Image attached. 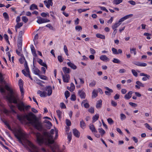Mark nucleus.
Masks as SVG:
<instances>
[{"label": "nucleus", "mask_w": 152, "mask_h": 152, "mask_svg": "<svg viewBox=\"0 0 152 152\" xmlns=\"http://www.w3.org/2000/svg\"><path fill=\"white\" fill-rule=\"evenodd\" d=\"M17 119L20 122H22L27 119L30 124L33 126L35 128L39 131L42 130L43 127L42 123L39 121V119L36 115L32 112H30L28 114L20 115H17Z\"/></svg>", "instance_id": "f257e3e1"}, {"label": "nucleus", "mask_w": 152, "mask_h": 152, "mask_svg": "<svg viewBox=\"0 0 152 152\" xmlns=\"http://www.w3.org/2000/svg\"><path fill=\"white\" fill-rule=\"evenodd\" d=\"M54 132V129H52L50 131V133L47 132H44L43 135L39 133H37L36 135L37 142L40 145L43 143L46 144L53 143L54 140H53V136L51 134H53Z\"/></svg>", "instance_id": "f03ea898"}, {"label": "nucleus", "mask_w": 152, "mask_h": 152, "mask_svg": "<svg viewBox=\"0 0 152 152\" xmlns=\"http://www.w3.org/2000/svg\"><path fill=\"white\" fill-rule=\"evenodd\" d=\"M15 136L18 140L20 143L23 145L22 140L26 141L28 145L32 149V152H39L38 148L31 142L26 139V134L22 132L20 130H18V132L15 134Z\"/></svg>", "instance_id": "7ed1b4c3"}, {"label": "nucleus", "mask_w": 152, "mask_h": 152, "mask_svg": "<svg viewBox=\"0 0 152 152\" xmlns=\"http://www.w3.org/2000/svg\"><path fill=\"white\" fill-rule=\"evenodd\" d=\"M15 136L18 140L20 143L23 145L22 140L26 141L28 145L32 149V152H39L38 148L31 142L26 139V134L22 132L20 130H18V132L15 134Z\"/></svg>", "instance_id": "20e7f679"}, {"label": "nucleus", "mask_w": 152, "mask_h": 152, "mask_svg": "<svg viewBox=\"0 0 152 152\" xmlns=\"http://www.w3.org/2000/svg\"><path fill=\"white\" fill-rule=\"evenodd\" d=\"M15 136L18 140L20 143L23 145L22 140L26 141L28 145L32 149V152H39L38 148L31 142L26 139V134L22 132L20 130H18V132L15 134Z\"/></svg>", "instance_id": "39448f33"}, {"label": "nucleus", "mask_w": 152, "mask_h": 152, "mask_svg": "<svg viewBox=\"0 0 152 152\" xmlns=\"http://www.w3.org/2000/svg\"><path fill=\"white\" fill-rule=\"evenodd\" d=\"M15 136L18 140L20 143L23 145L22 140L26 141L28 145L32 149V152H39L38 148L31 142L26 139V134L22 132L20 130H18V132L15 134Z\"/></svg>", "instance_id": "423d86ee"}, {"label": "nucleus", "mask_w": 152, "mask_h": 152, "mask_svg": "<svg viewBox=\"0 0 152 152\" xmlns=\"http://www.w3.org/2000/svg\"><path fill=\"white\" fill-rule=\"evenodd\" d=\"M5 89L9 91L10 93L7 96V98L8 101L10 102H13V103H16V99H18V95L17 94H14L13 91L7 85L5 86Z\"/></svg>", "instance_id": "0eeeda50"}, {"label": "nucleus", "mask_w": 152, "mask_h": 152, "mask_svg": "<svg viewBox=\"0 0 152 152\" xmlns=\"http://www.w3.org/2000/svg\"><path fill=\"white\" fill-rule=\"evenodd\" d=\"M21 58L19 59V61L21 64H23L25 62L24 67L27 72V73H26L24 69L22 70V72L24 76L26 77H28L31 80H32L33 79L30 74V72L27 63L23 55H21Z\"/></svg>", "instance_id": "6e6552de"}, {"label": "nucleus", "mask_w": 152, "mask_h": 152, "mask_svg": "<svg viewBox=\"0 0 152 152\" xmlns=\"http://www.w3.org/2000/svg\"><path fill=\"white\" fill-rule=\"evenodd\" d=\"M16 100L17 103L14 104H16V107L18 110L20 111L24 112L25 111V109L26 110H27L31 107V106L29 105L25 106L24 103L20 99L19 97H18V99H17Z\"/></svg>", "instance_id": "1a4fd4ad"}, {"label": "nucleus", "mask_w": 152, "mask_h": 152, "mask_svg": "<svg viewBox=\"0 0 152 152\" xmlns=\"http://www.w3.org/2000/svg\"><path fill=\"white\" fill-rule=\"evenodd\" d=\"M50 144H48L49 145L50 148H51L53 152H59L60 150L58 146L56 144H54L53 145H50Z\"/></svg>", "instance_id": "9d476101"}, {"label": "nucleus", "mask_w": 152, "mask_h": 152, "mask_svg": "<svg viewBox=\"0 0 152 152\" xmlns=\"http://www.w3.org/2000/svg\"><path fill=\"white\" fill-rule=\"evenodd\" d=\"M18 84L21 96H23L24 94L23 88V80L21 79L19 80L18 81Z\"/></svg>", "instance_id": "9b49d317"}, {"label": "nucleus", "mask_w": 152, "mask_h": 152, "mask_svg": "<svg viewBox=\"0 0 152 152\" xmlns=\"http://www.w3.org/2000/svg\"><path fill=\"white\" fill-rule=\"evenodd\" d=\"M43 90L48 92L47 95L50 96L52 94V90L51 86H48L45 87Z\"/></svg>", "instance_id": "f8f14e48"}, {"label": "nucleus", "mask_w": 152, "mask_h": 152, "mask_svg": "<svg viewBox=\"0 0 152 152\" xmlns=\"http://www.w3.org/2000/svg\"><path fill=\"white\" fill-rule=\"evenodd\" d=\"M61 74L62 76L63 81L64 82L68 83L69 79V75L68 74H66L64 75L62 72H61Z\"/></svg>", "instance_id": "ddd939ff"}, {"label": "nucleus", "mask_w": 152, "mask_h": 152, "mask_svg": "<svg viewBox=\"0 0 152 152\" xmlns=\"http://www.w3.org/2000/svg\"><path fill=\"white\" fill-rule=\"evenodd\" d=\"M133 15L132 14L127 15L120 19L119 20V22H121L125 20L132 17Z\"/></svg>", "instance_id": "4468645a"}, {"label": "nucleus", "mask_w": 152, "mask_h": 152, "mask_svg": "<svg viewBox=\"0 0 152 152\" xmlns=\"http://www.w3.org/2000/svg\"><path fill=\"white\" fill-rule=\"evenodd\" d=\"M78 94L81 99H84L86 96L85 92L82 90H79L78 91Z\"/></svg>", "instance_id": "2eb2a0df"}, {"label": "nucleus", "mask_w": 152, "mask_h": 152, "mask_svg": "<svg viewBox=\"0 0 152 152\" xmlns=\"http://www.w3.org/2000/svg\"><path fill=\"white\" fill-rule=\"evenodd\" d=\"M50 20H49L40 18L37 20V22L39 24H41L45 23L48 22Z\"/></svg>", "instance_id": "dca6fc26"}, {"label": "nucleus", "mask_w": 152, "mask_h": 152, "mask_svg": "<svg viewBox=\"0 0 152 152\" xmlns=\"http://www.w3.org/2000/svg\"><path fill=\"white\" fill-rule=\"evenodd\" d=\"M44 3L48 8L49 9L50 6L53 5L52 0H48V1H44Z\"/></svg>", "instance_id": "f3484780"}, {"label": "nucleus", "mask_w": 152, "mask_h": 152, "mask_svg": "<svg viewBox=\"0 0 152 152\" xmlns=\"http://www.w3.org/2000/svg\"><path fill=\"white\" fill-rule=\"evenodd\" d=\"M136 85L135 86V87L136 88L138 89L140 88V87H144V85L141 82L139 81H137L136 82Z\"/></svg>", "instance_id": "a211bd4d"}, {"label": "nucleus", "mask_w": 152, "mask_h": 152, "mask_svg": "<svg viewBox=\"0 0 152 152\" xmlns=\"http://www.w3.org/2000/svg\"><path fill=\"white\" fill-rule=\"evenodd\" d=\"M37 94H39V96L41 97H45L47 95V92L45 91L42 92L40 90H38L37 91Z\"/></svg>", "instance_id": "6ab92c4d"}, {"label": "nucleus", "mask_w": 152, "mask_h": 152, "mask_svg": "<svg viewBox=\"0 0 152 152\" xmlns=\"http://www.w3.org/2000/svg\"><path fill=\"white\" fill-rule=\"evenodd\" d=\"M104 88L105 89L107 90V91H105V93L106 95H111V93H112L113 91V90L107 87H105Z\"/></svg>", "instance_id": "aec40b11"}, {"label": "nucleus", "mask_w": 152, "mask_h": 152, "mask_svg": "<svg viewBox=\"0 0 152 152\" xmlns=\"http://www.w3.org/2000/svg\"><path fill=\"white\" fill-rule=\"evenodd\" d=\"M132 91H129L127 94H126L124 96V98L126 99H129L132 96Z\"/></svg>", "instance_id": "412c9836"}, {"label": "nucleus", "mask_w": 152, "mask_h": 152, "mask_svg": "<svg viewBox=\"0 0 152 152\" xmlns=\"http://www.w3.org/2000/svg\"><path fill=\"white\" fill-rule=\"evenodd\" d=\"M73 133L74 136L77 137H80V132L76 129H74L73 130Z\"/></svg>", "instance_id": "4be33fe9"}, {"label": "nucleus", "mask_w": 152, "mask_h": 152, "mask_svg": "<svg viewBox=\"0 0 152 152\" xmlns=\"http://www.w3.org/2000/svg\"><path fill=\"white\" fill-rule=\"evenodd\" d=\"M10 102V104H8V105L10 108V109L11 110V112H12L13 113L15 114H16L17 113V112L15 111L14 109V108L15 107V106L11 104L12 103H13V102H10Z\"/></svg>", "instance_id": "5701e85b"}, {"label": "nucleus", "mask_w": 152, "mask_h": 152, "mask_svg": "<svg viewBox=\"0 0 152 152\" xmlns=\"http://www.w3.org/2000/svg\"><path fill=\"white\" fill-rule=\"evenodd\" d=\"M67 64L69 66L73 69H77L76 66L70 62H67Z\"/></svg>", "instance_id": "b1692460"}, {"label": "nucleus", "mask_w": 152, "mask_h": 152, "mask_svg": "<svg viewBox=\"0 0 152 152\" xmlns=\"http://www.w3.org/2000/svg\"><path fill=\"white\" fill-rule=\"evenodd\" d=\"M67 88L71 92L73 91L75 88V86L74 84L71 83L70 84V87H67Z\"/></svg>", "instance_id": "393cba45"}, {"label": "nucleus", "mask_w": 152, "mask_h": 152, "mask_svg": "<svg viewBox=\"0 0 152 152\" xmlns=\"http://www.w3.org/2000/svg\"><path fill=\"white\" fill-rule=\"evenodd\" d=\"M32 71L35 75L38 76L39 75L40 71L37 68H33Z\"/></svg>", "instance_id": "a878e982"}, {"label": "nucleus", "mask_w": 152, "mask_h": 152, "mask_svg": "<svg viewBox=\"0 0 152 152\" xmlns=\"http://www.w3.org/2000/svg\"><path fill=\"white\" fill-rule=\"evenodd\" d=\"M22 41L20 40L18 41V49L19 51H20L22 50Z\"/></svg>", "instance_id": "bb28decb"}, {"label": "nucleus", "mask_w": 152, "mask_h": 152, "mask_svg": "<svg viewBox=\"0 0 152 152\" xmlns=\"http://www.w3.org/2000/svg\"><path fill=\"white\" fill-rule=\"evenodd\" d=\"M89 128L93 132H97V131L93 124H90Z\"/></svg>", "instance_id": "cd10ccee"}, {"label": "nucleus", "mask_w": 152, "mask_h": 152, "mask_svg": "<svg viewBox=\"0 0 152 152\" xmlns=\"http://www.w3.org/2000/svg\"><path fill=\"white\" fill-rule=\"evenodd\" d=\"M62 70L65 75L66 74H68L70 72L69 69L66 67H63Z\"/></svg>", "instance_id": "c85d7f7f"}, {"label": "nucleus", "mask_w": 152, "mask_h": 152, "mask_svg": "<svg viewBox=\"0 0 152 152\" xmlns=\"http://www.w3.org/2000/svg\"><path fill=\"white\" fill-rule=\"evenodd\" d=\"M44 123L47 124V125L46 126H47V128L48 129H50L52 125L51 123L49 121H44Z\"/></svg>", "instance_id": "c756f323"}, {"label": "nucleus", "mask_w": 152, "mask_h": 152, "mask_svg": "<svg viewBox=\"0 0 152 152\" xmlns=\"http://www.w3.org/2000/svg\"><path fill=\"white\" fill-rule=\"evenodd\" d=\"M102 105V101L101 100H100L98 101L96 104V107L97 108H100Z\"/></svg>", "instance_id": "7c9ffc66"}, {"label": "nucleus", "mask_w": 152, "mask_h": 152, "mask_svg": "<svg viewBox=\"0 0 152 152\" xmlns=\"http://www.w3.org/2000/svg\"><path fill=\"white\" fill-rule=\"evenodd\" d=\"M99 118L98 114H96L92 118V122L94 123Z\"/></svg>", "instance_id": "2f4dec72"}, {"label": "nucleus", "mask_w": 152, "mask_h": 152, "mask_svg": "<svg viewBox=\"0 0 152 152\" xmlns=\"http://www.w3.org/2000/svg\"><path fill=\"white\" fill-rule=\"evenodd\" d=\"M100 59L103 61L106 60H108V58L105 55H102L100 57Z\"/></svg>", "instance_id": "473e14b6"}, {"label": "nucleus", "mask_w": 152, "mask_h": 152, "mask_svg": "<svg viewBox=\"0 0 152 152\" xmlns=\"http://www.w3.org/2000/svg\"><path fill=\"white\" fill-rule=\"evenodd\" d=\"M80 127L82 128L83 129L86 126V124L85 123L84 121H83V120H82L80 122Z\"/></svg>", "instance_id": "72a5a7b5"}, {"label": "nucleus", "mask_w": 152, "mask_h": 152, "mask_svg": "<svg viewBox=\"0 0 152 152\" xmlns=\"http://www.w3.org/2000/svg\"><path fill=\"white\" fill-rule=\"evenodd\" d=\"M24 11H23L22 12V13L20 14L19 16H18L17 17L16 21V22L17 23H19V22L20 21V16H21L22 15H24Z\"/></svg>", "instance_id": "f704fd0d"}, {"label": "nucleus", "mask_w": 152, "mask_h": 152, "mask_svg": "<svg viewBox=\"0 0 152 152\" xmlns=\"http://www.w3.org/2000/svg\"><path fill=\"white\" fill-rule=\"evenodd\" d=\"M96 36L98 38H100L102 39H105V36L104 35L100 34H96Z\"/></svg>", "instance_id": "c9c22d12"}, {"label": "nucleus", "mask_w": 152, "mask_h": 152, "mask_svg": "<svg viewBox=\"0 0 152 152\" xmlns=\"http://www.w3.org/2000/svg\"><path fill=\"white\" fill-rule=\"evenodd\" d=\"M120 22H119L118 23H116L114 24L112 26V28L113 29H116L121 24L120 23Z\"/></svg>", "instance_id": "e433bc0d"}, {"label": "nucleus", "mask_w": 152, "mask_h": 152, "mask_svg": "<svg viewBox=\"0 0 152 152\" xmlns=\"http://www.w3.org/2000/svg\"><path fill=\"white\" fill-rule=\"evenodd\" d=\"M98 130L101 136H102L105 133V131L102 128H99Z\"/></svg>", "instance_id": "4c0bfd02"}, {"label": "nucleus", "mask_w": 152, "mask_h": 152, "mask_svg": "<svg viewBox=\"0 0 152 152\" xmlns=\"http://www.w3.org/2000/svg\"><path fill=\"white\" fill-rule=\"evenodd\" d=\"M122 1V0H114L113 1V3L114 4H118L121 3Z\"/></svg>", "instance_id": "58836bf2"}, {"label": "nucleus", "mask_w": 152, "mask_h": 152, "mask_svg": "<svg viewBox=\"0 0 152 152\" xmlns=\"http://www.w3.org/2000/svg\"><path fill=\"white\" fill-rule=\"evenodd\" d=\"M37 9V6L35 4H33L31 5L30 10Z\"/></svg>", "instance_id": "ea45409f"}, {"label": "nucleus", "mask_w": 152, "mask_h": 152, "mask_svg": "<svg viewBox=\"0 0 152 152\" xmlns=\"http://www.w3.org/2000/svg\"><path fill=\"white\" fill-rule=\"evenodd\" d=\"M130 52L131 53H134V55L136 54L137 52L136 51L135 48H130Z\"/></svg>", "instance_id": "a19ab883"}, {"label": "nucleus", "mask_w": 152, "mask_h": 152, "mask_svg": "<svg viewBox=\"0 0 152 152\" xmlns=\"http://www.w3.org/2000/svg\"><path fill=\"white\" fill-rule=\"evenodd\" d=\"M23 25V23L22 22L17 23V24L15 26V28H19Z\"/></svg>", "instance_id": "79ce46f5"}, {"label": "nucleus", "mask_w": 152, "mask_h": 152, "mask_svg": "<svg viewBox=\"0 0 152 152\" xmlns=\"http://www.w3.org/2000/svg\"><path fill=\"white\" fill-rule=\"evenodd\" d=\"M67 134V138L69 140V143L72 139V134L71 132L68 133Z\"/></svg>", "instance_id": "37998d69"}, {"label": "nucleus", "mask_w": 152, "mask_h": 152, "mask_svg": "<svg viewBox=\"0 0 152 152\" xmlns=\"http://www.w3.org/2000/svg\"><path fill=\"white\" fill-rule=\"evenodd\" d=\"M56 113L58 118H61V115L62 113V112L59 110H56Z\"/></svg>", "instance_id": "c03bdc74"}, {"label": "nucleus", "mask_w": 152, "mask_h": 152, "mask_svg": "<svg viewBox=\"0 0 152 152\" xmlns=\"http://www.w3.org/2000/svg\"><path fill=\"white\" fill-rule=\"evenodd\" d=\"M22 20L25 23H26L28 20V19L26 16H23L22 17Z\"/></svg>", "instance_id": "a18cd8bd"}, {"label": "nucleus", "mask_w": 152, "mask_h": 152, "mask_svg": "<svg viewBox=\"0 0 152 152\" xmlns=\"http://www.w3.org/2000/svg\"><path fill=\"white\" fill-rule=\"evenodd\" d=\"M112 61L115 63L119 64L121 62L120 60L116 58H114Z\"/></svg>", "instance_id": "49530a36"}, {"label": "nucleus", "mask_w": 152, "mask_h": 152, "mask_svg": "<svg viewBox=\"0 0 152 152\" xmlns=\"http://www.w3.org/2000/svg\"><path fill=\"white\" fill-rule=\"evenodd\" d=\"M64 94L66 99H67L70 95L69 92L68 91H66L65 92Z\"/></svg>", "instance_id": "de8ad7c7"}, {"label": "nucleus", "mask_w": 152, "mask_h": 152, "mask_svg": "<svg viewBox=\"0 0 152 152\" xmlns=\"http://www.w3.org/2000/svg\"><path fill=\"white\" fill-rule=\"evenodd\" d=\"M31 52H32V54H33L34 53H36V51H35V49L34 48V47L33 45H32L31 46Z\"/></svg>", "instance_id": "09e8293b"}, {"label": "nucleus", "mask_w": 152, "mask_h": 152, "mask_svg": "<svg viewBox=\"0 0 152 152\" xmlns=\"http://www.w3.org/2000/svg\"><path fill=\"white\" fill-rule=\"evenodd\" d=\"M107 121L109 124H112L114 123V121L111 118H109L107 119Z\"/></svg>", "instance_id": "8fccbe9b"}, {"label": "nucleus", "mask_w": 152, "mask_h": 152, "mask_svg": "<svg viewBox=\"0 0 152 152\" xmlns=\"http://www.w3.org/2000/svg\"><path fill=\"white\" fill-rule=\"evenodd\" d=\"M132 72L133 75L136 77H137L138 73L134 69H132Z\"/></svg>", "instance_id": "3c124183"}, {"label": "nucleus", "mask_w": 152, "mask_h": 152, "mask_svg": "<svg viewBox=\"0 0 152 152\" xmlns=\"http://www.w3.org/2000/svg\"><path fill=\"white\" fill-rule=\"evenodd\" d=\"M70 99L72 101H75L76 99V97L75 95L74 94H72L71 96Z\"/></svg>", "instance_id": "603ef678"}, {"label": "nucleus", "mask_w": 152, "mask_h": 152, "mask_svg": "<svg viewBox=\"0 0 152 152\" xmlns=\"http://www.w3.org/2000/svg\"><path fill=\"white\" fill-rule=\"evenodd\" d=\"M3 16L4 17V18L5 19H9V17L8 15L6 12H4L3 13Z\"/></svg>", "instance_id": "864d4df0"}, {"label": "nucleus", "mask_w": 152, "mask_h": 152, "mask_svg": "<svg viewBox=\"0 0 152 152\" xmlns=\"http://www.w3.org/2000/svg\"><path fill=\"white\" fill-rule=\"evenodd\" d=\"M96 84V82L94 80H93L91 83L89 84V86L90 87H93Z\"/></svg>", "instance_id": "5fc2aeb1"}, {"label": "nucleus", "mask_w": 152, "mask_h": 152, "mask_svg": "<svg viewBox=\"0 0 152 152\" xmlns=\"http://www.w3.org/2000/svg\"><path fill=\"white\" fill-rule=\"evenodd\" d=\"M0 81L1 83L4 82V84H5V82L4 81V79L3 78V76L1 73H0Z\"/></svg>", "instance_id": "6e6d98bb"}, {"label": "nucleus", "mask_w": 152, "mask_h": 152, "mask_svg": "<svg viewBox=\"0 0 152 152\" xmlns=\"http://www.w3.org/2000/svg\"><path fill=\"white\" fill-rule=\"evenodd\" d=\"M112 51L113 52V53L114 54H118V53H117V50L116 49L114 48H113L112 49Z\"/></svg>", "instance_id": "4d7b16f0"}, {"label": "nucleus", "mask_w": 152, "mask_h": 152, "mask_svg": "<svg viewBox=\"0 0 152 152\" xmlns=\"http://www.w3.org/2000/svg\"><path fill=\"white\" fill-rule=\"evenodd\" d=\"M40 78L42 80H46L47 79V77L44 75H40V74L38 75Z\"/></svg>", "instance_id": "13d9d810"}, {"label": "nucleus", "mask_w": 152, "mask_h": 152, "mask_svg": "<svg viewBox=\"0 0 152 152\" xmlns=\"http://www.w3.org/2000/svg\"><path fill=\"white\" fill-rule=\"evenodd\" d=\"M145 127L147 128L149 130H151L152 129V128L149 126L148 124L146 123L145 124Z\"/></svg>", "instance_id": "bf43d9fd"}, {"label": "nucleus", "mask_w": 152, "mask_h": 152, "mask_svg": "<svg viewBox=\"0 0 152 152\" xmlns=\"http://www.w3.org/2000/svg\"><path fill=\"white\" fill-rule=\"evenodd\" d=\"M58 61L60 62H62L63 61V58L61 56H58Z\"/></svg>", "instance_id": "052dcab7"}, {"label": "nucleus", "mask_w": 152, "mask_h": 152, "mask_svg": "<svg viewBox=\"0 0 152 152\" xmlns=\"http://www.w3.org/2000/svg\"><path fill=\"white\" fill-rule=\"evenodd\" d=\"M66 123L67 126H69L71 125V122L69 120L66 119Z\"/></svg>", "instance_id": "680f3d73"}, {"label": "nucleus", "mask_w": 152, "mask_h": 152, "mask_svg": "<svg viewBox=\"0 0 152 152\" xmlns=\"http://www.w3.org/2000/svg\"><path fill=\"white\" fill-rule=\"evenodd\" d=\"M129 104L131 106L133 107H135L137 106V104L135 103H133L132 102H129Z\"/></svg>", "instance_id": "e2e57ef3"}, {"label": "nucleus", "mask_w": 152, "mask_h": 152, "mask_svg": "<svg viewBox=\"0 0 152 152\" xmlns=\"http://www.w3.org/2000/svg\"><path fill=\"white\" fill-rule=\"evenodd\" d=\"M89 112L93 113L94 112V109L93 107H91L88 110Z\"/></svg>", "instance_id": "0e129e2a"}, {"label": "nucleus", "mask_w": 152, "mask_h": 152, "mask_svg": "<svg viewBox=\"0 0 152 152\" xmlns=\"http://www.w3.org/2000/svg\"><path fill=\"white\" fill-rule=\"evenodd\" d=\"M126 118L125 115L123 114H121V119L122 120H124Z\"/></svg>", "instance_id": "69168bd1"}, {"label": "nucleus", "mask_w": 152, "mask_h": 152, "mask_svg": "<svg viewBox=\"0 0 152 152\" xmlns=\"http://www.w3.org/2000/svg\"><path fill=\"white\" fill-rule=\"evenodd\" d=\"M97 96V93L94 91L92 92V97L95 98Z\"/></svg>", "instance_id": "338daca9"}, {"label": "nucleus", "mask_w": 152, "mask_h": 152, "mask_svg": "<svg viewBox=\"0 0 152 152\" xmlns=\"http://www.w3.org/2000/svg\"><path fill=\"white\" fill-rule=\"evenodd\" d=\"M0 91L1 93H5L6 91L4 89L1 87H0Z\"/></svg>", "instance_id": "774afa93"}]
</instances>
